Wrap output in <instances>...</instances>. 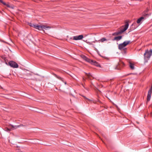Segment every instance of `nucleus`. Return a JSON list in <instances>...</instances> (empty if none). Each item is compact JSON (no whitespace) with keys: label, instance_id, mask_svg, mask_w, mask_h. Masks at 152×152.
Returning a JSON list of instances; mask_svg holds the SVG:
<instances>
[{"label":"nucleus","instance_id":"obj_25","mask_svg":"<svg viewBox=\"0 0 152 152\" xmlns=\"http://www.w3.org/2000/svg\"><path fill=\"white\" fill-rule=\"evenodd\" d=\"M145 16H148V14H146Z\"/></svg>","mask_w":152,"mask_h":152},{"label":"nucleus","instance_id":"obj_11","mask_svg":"<svg viewBox=\"0 0 152 152\" xmlns=\"http://www.w3.org/2000/svg\"><path fill=\"white\" fill-rule=\"evenodd\" d=\"M10 126L12 127L11 129L14 130V129H17L20 126H22V125H20L18 126H13L12 125H10Z\"/></svg>","mask_w":152,"mask_h":152},{"label":"nucleus","instance_id":"obj_27","mask_svg":"<svg viewBox=\"0 0 152 152\" xmlns=\"http://www.w3.org/2000/svg\"><path fill=\"white\" fill-rule=\"evenodd\" d=\"M152 114V112L151 113V114Z\"/></svg>","mask_w":152,"mask_h":152},{"label":"nucleus","instance_id":"obj_19","mask_svg":"<svg viewBox=\"0 0 152 152\" xmlns=\"http://www.w3.org/2000/svg\"><path fill=\"white\" fill-rule=\"evenodd\" d=\"M86 74L88 76H91V74L90 73H89L88 74L87 73H86Z\"/></svg>","mask_w":152,"mask_h":152},{"label":"nucleus","instance_id":"obj_9","mask_svg":"<svg viewBox=\"0 0 152 152\" xmlns=\"http://www.w3.org/2000/svg\"><path fill=\"white\" fill-rule=\"evenodd\" d=\"M151 90H149L148 92V94L147 97V101H149L150 100L151 98Z\"/></svg>","mask_w":152,"mask_h":152},{"label":"nucleus","instance_id":"obj_13","mask_svg":"<svg viewBox=\"0 0 152 152\" xmlns=\"http://www.w3.org/2000/svg\"><path fill=\"white\" fill-rule=\"evenodd\" d=\"M144 17H142L139 18L137 21V23H140L142 20L144 18Z\"/></svg>","mask_w":152,"mask_h":152},{"label":"nucleus","instance_id":"obj_16","mask_svg":"<svg viewBox=\"0 0 152 152\" xmlns=\"http://www.w3.org/2000/svg\"><path fill=\"white\" fill-rule=\"evenodd\" d=\"M129 66L130 67V68H131V69H134V65L133 64L130 63H129Z\"/></svg>","mask_w":152,"mask_h":152},{"label":"nucleus","instance_id":"obj_14","mask_svg":"<svg viewBox=\"0 0 152 152\" xmlns=\"http://www.w3.org/2000/svg\"><path fill=\"white\" fill-rule=\"evenodd\" d=\"M122 34V33L120 31H119L117 32H115V33H113V34L112 35L113 36H116V35H119L120 34Z\"/></svg>","mask_w":152,"mask_h":152},{"label":"nucleus","instance_id":"obj_3","mask_svg":"<svg viewBox=\"0 0 152 152\" xmlns=\"http://www.w3.org/2000/svg\"><path fill=\"white\" fill-rule=\"evenodd\" d=\"M152 54V49H150L149 50H146L144 54V59L145 61H147L149 59Z\"/></svg>","mask_w":152,"mask_h":152},{"label":"nucleus","instance_id":"obj_24","mask_svg":"<svg viewBox=\"0 0 152 152\" xmlns=\"http://www.w3.org/2000/svg\"><path fill=\"white\" fill-rule=\"evenodd\" d=\"M83 80H85V79H84V78H83Z\"/></svg>","mask_w":152,"mask_h":152},{"label":"nucleus","instance_id":"obj_23","mask_svg":"<svg viewBox=\"0 0 152 152\" xmlns=\"http://www.w3.org/2000/svg\"><path fill=\"white\" fill-rule=\"evenodd\" d=\"M149 90H151V91L152 92V85L151 86V89Z\"/></svg>","mask_w":152,"mask_h":152},{"label":"nucleus","instance_id":"obj_10","mask_svg":"<svg viewBox=\"0 0 152 152\" xmlns=\"http://www.w3.org/2000/svg\"><path fill=\"white\" fill-rule=\"evenodd\" d=\"M122 38V36H118L115 37H114V39H113V40H116V41H118L121 39Z\"/></svg>","mask_w":152,"mask_h":152},{"label":"nucleus","instance_id":"obj_17","mask_svg":"<svg viewBox=\"0 0 152 152\" xmlns=\"http://www.w3.org/2000/svg\"><path fill=\"white\" fill-rule=\"evenodd\" d=\"M0 2H1L4 5H7V4L6 3H5V2L3 1L2 0H1L0 1Z\"/></svg>","mask_w":152,"mask_h":152},{"label":"nucleus","instance_id":"obj_15","mask_svg":"<svg viewBox=\"0 0 152 152\" xmlns=\"http://www.w3.org/2000/svg\"><path fill=\"white\" fill-rule=\"evenodd\" d=\"M107 39L105 38H103L101 39L100 40L98 41V42H104L105 41H107Z\"/></svg>","mask_w":152,"mask_h":152},{"label":"nucleus","instance_id":"obj_22","mask_svg":"<svg viewBox=\"0 0 152 152\" xmlns=\"http://www.w3.org/2000/svg\"><path fill=\"white\" fill-rule=\"evenodd\" d=\"M6 6L7 7H10V6L8 4H7V5H6Z\"/></svg>","mask_w":152,"mask_h":152},{"label":"nucleus","instance_id":"obj_8","mask_svg":"<svg viewBox=\"0 0 152 152\" xmlns=\"http://www.w3.org/2000/svg\"><path fill=\"white\" fill-rule=\"evenodd\" d=\"M81 58L84 60H85L86 61L89 62V63H94V64L95 63H96V61L94 62L92 60H91L89 58H87L86 56L84 55H82L81 56Z\"/></svg>","mask_w":152,"mask_h":152},{"label":"nucleus","instance_id":"obj_1","mask_svg":"<svg viewBox=\"0 0 152 152\" xmlns=\"http://www.w3.org/2000/svg\"><path fill=\"white\" fill-rule=\"evenodd\" d=\"M29 25L31 27H33L39 30H42L43 29L46 30L51 28V27L45 25H39L37 24H34L31 23H29Z\"/></svg>","mask_w":152,"mask_h":152},{"label":"nucleus","instance_id":"obj_26","mask_svg":"<svg viewBox=\"0 0 152 152\" xmlns=\"http://www.w3.org/2000/svg\"><path fill=\"white\" fill-rule=\"evenodd\" d=\"M12 9H13L14 8V7H12Z\"/></svg>","mask_w":152,"mask_h":152},{"label":"nucleus","instance_id":"obj_21","mask_svg":"<svg viewBox=\"0 0 152 152\" xmlns=\"http://www.w3.org/2000/svg\"><path fill=\"white\" fill-rule=\"evenodd\" d=\"M26 75L27 76H29L31 75V74L30 73H29L28 74H26Z\"/></svg>","mask_w":152,"mask_h":152},{"label":"nucleus","instance_id":"obj_2","mask_svg":"<svg viewBox=\"0 0 152 152\" xmlns=\"http://www.w3.org/2000/svg\"><path fill=\"white\" fill-rule=\"evenodd\" d=\"M130 42V41H126L123 43L119 44L118 46V49L121 51L126 53L127 49L125 47L127 45H128Z\"/></svg>","mask_w":152,"mask_h":152},{"label":"nucleus","instance_id":"obj_12","mask_svg":"<svg viewBox=\"0 0 152 152\" xmlns=\"http://www.w3.org/2000/svg\"><path fill=\"white\" fill-rule=\"evenodd\" d=\"M136 23H133L132 24L131 27V29H132V30H133L137 27V26H136Z\"/></svg>","mask_w":152,"mask_h":152},{"label":"nucleus","instance_id":"obj_4","mask_svg":"<svg viewBox=\"0 0 152 152\" xmlns=\"http://www.w3.org/2000/svg\"><path fill=\"white\" fill-rule=\"evenodd\" d=\"M8 64L11 67L13 68H18V64L14 61H10L8 62Z\"/></svg>","mask_w":152,"mask_h":152},{"label":"nucleus","instance_id":"obj_20","mask_svg":"<svg viewBox=\"0 0 152 152\" xmlns=\"http://www.w3.org/2000/svg\"><path fill=\"white\" fill-rule=\"evenodd\" d=\"M87 43H88V44L89 45H92V43H91V42H86Z\"/></svg>","mask_w":152,"mask_h":152},{"label":"nucleus","instance_id":"obj_18","mask_svg":"<svg viewBox=\"0 0 152 152\" xmlns=\"http://www.w3.org/2000/svg\"><path fill=\"white\" fill-rule=\"evenodd\" d=\"M11 129L8 128H6V129H5V130L7 131H11Z\"/></svg>","mask_w":152,"mask_h":152},{"label":"nucleus","instance_id":"obj_7","mask_svg":"<svg viewBox=\"0 0 152 152\" xmlns=\"http://www.w3.org/2000/svg\"><path fill=\"white\" fill-rule=\"evenodd\" d=\"M124 65V63L121 61H120L118 65L115 67V69H120Z\"/></svg>","mask_w":152,"mask_h":152},{"label":"nucleus","instance_id":"obj_5","mask_svg":"<svg viewBox=\"0 0 152 152\" xmlns=\"http://www.w3.org/2000/svg\"><path fill=\"white\" fill-rule=\"evenodd\" d=\"M129 24L127 22L122 27L121 29L120 30L122 33L124 32L127 29L129 26Z\"/></svg>","mask_w":152,"mask_h":152},{"label":"nucleus","instance_id":"obj_6","mask_svg":"<svg viewBox=\"0 0 152 152\" xmlns=\"http://www.w3.org/2000/svg\"><path fill=\"white\" fill-rule=\"evenodd\" d=\"M83 36L81 35L79 36H74L70 38V39L75 40H77L81 39L83 38Z\"/></svg>","mask_w":152,"mask_h":152}]
</instances>
